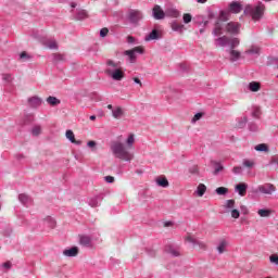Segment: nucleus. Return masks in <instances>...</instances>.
Returning <instances> with one entry per match:
<instances>
[{"mask_svg": "<svg viewBox=\"0 0 278 278\" xmlns=\"http://www.w3.org/2000/svg\"><path fill=\"white\" fill-rule=\"evenodd\" d=\"M111 151L117 160H123L124 162H131L134 160V153L129 152L125 143L121 141H113L111 143Z\"/></svg>", "mask_w": 278, "mask_h": 278, "instance_id": "1", "label": "nucleus"}, {"mask_svg": "<svg viewBox=\"0 0 278 278\" xmlns=\"http://www.w3.org/2000/svg\"><path fill=\"white\" fill-rule=\"evenodd\" d=\"M265 12L266 4L263 2H257L256 4H248L243 11L247 16H251L252 21H262V18H264Z\"/></svg>", "mask_w": 278, "mask_h": 278, "instance_id": "2", "label": "nucleus"}, {"mask_svg": "<svg viewBox=\"0 0 278 278\" xmlns=\"http://www.w3.org/2000/svg\"><path fill=\"white\" fill-rule=\"evenodd\" d=\"M142 18H144V14L140 10H130L128 12L127 21L130 25H134V27H138Z\"/></svg>", "mask_w": 278, "mask_h": 278, "instance_id": "3", "label": "nucleus"}, {"mask_svg": "<svg viewBox=\"0 0 278 278\" xmlns=\"http://www.w3.org/2000/svg\"><path fill=\"white\" fill-rule=\"evenodd\" d=\"M277 188L273 184H264L260 185L256 188H253L251 190L252 194H273V192H276Z\"/></svg>", "mask_w": 278, "mask_h": 278, "instance_id": "4", "label": "nucleus"}, {"mask_svg": "<svg viewBox=\"0 0 278 278\" xmlns=\"http://www.w3.org/2000/svg\"><path fill=\"white\" fill-rule=\"evenodd\" d=\"M105 73L112 77L114 81H122V79L125 77V73L121 70V67H117L116 70L106 68Z\"/></svg>", "mask_w": 278, "mask_h": 278, "instance_id": "5", "label": "nucleus"}, {"mask_svg": "<svg viewBox=\"0 0 278 278\" xmlns=\"http://www.w3.org/2000/svg\"><path fill=\"white\" fill-rule=\"evenodd\" d=\"M136 53H139L140 55H142V53H144V49L140 47H136L132 50H126L124 52V55H127L130 64H134L136 63V58H137Z\"/></svg>", "mask_w": 278, "mask_h": 278, "instance_id": "6", "label": "nucleus"}, {"mask_svg": "<svg viewBox=\"0 0 278 278\" xmlns=\"http://www.w3.org/2000/svg\"><path fill=\"white\" fill-rule=\"evenodd\" d=\"M152 16L155 18V21H162L166 17V11L162 10V7L159 4H155L152 9Z\"/></svg>", "mask_w": 278, "mask_h": 278, "instance_id": "7", "label": "nucleus"}, {"mask_svg": "<svg viewBox=\"0 0 278 278\" xmlns=\"http://www.w3.org/2000/svg\"><path fill=\"white\" fill-rule=\"evenodd\" d=\"M226 31L232 36H238V34H240V24L236 22H229L226 25Z\"/></svg>", "mask_w": 278, "mask_h": 278, "instance_id": "8", "label": "nucleus"}, {"mask_svg": "<svg viewBox=\"0 0 278 278\" xmlns=\"http://www.w3.org/2000/svg\"><path fill=\"white\" fill-rule=\"evenodd\" d=\"M27 103H28L29 108H31L33 110H36V109L40 108V105H42V98H40L38 96H33L27 99Z\"/></svg>", "mask_w": 278, "mask_h": 278, "instance_id": "9", "label": "nucleus"}, {"mask_svg": "<svg viewBox=\"0 0 278 278\" xmlns=\"http://www.w3.org/2000/svg\"><path fill=\"white\" fill-rule=\"evenodd\" d=\"M79 244L86 249H92V238H90L88 235H80Z\"/></svg>", "mask_w": 278, "mask_h": 278, "instance_id": "10", "label": "nucleus"}, {"mask_svg": "<svg viewBox=\"0 0 278 278\" xmlns=\"http://www.w3.org/2000/svg\"><path fill=\"white\" fill-rule=\"evenodd\" d=\"M186 242H189V244H193V247H199L202 250L207 249V245L205 244V242L199 241L195 238H193L192 236L186 237Z\"/></svg>", "mask_w": 278, "mask_h": 278, "instance_id": "11", "label": "nucleus"}, {"mask_svg": "<svg viewBox=\"0 0 278 278\" xmlns=\"http://www.w3.org/2000/svg\"><path fill=\"white\" fill-rule=\"evenodd\" d=\"M230 38L227 36H222L215 39V47H229Z\"/></svg>", "mask_w": 278, "mask_h": 278, "instance_id": "12", "label": "nucleus"}, {"mask_svg": "<svg viewBox=\"0 0 278 278\" xmlns=\"http://www.w3.org/2000/svg\"><path fill=\"white\" fill-rule=\"evenodd\" d=\"M248 188H249V185H247V182H240L236 185L235 191L238 192L240 197H245Z\"/></svg>", "mask_w": 278, "mask_h": 278, "instance_id": "13", "label": "nucleus"}, {"mask_svg": "<svg viewBox=\"0 0 278 278\" xmlns=\"http://www.w3.org/2000/svg\"><path fill=\"white\" fill-rule=\"evenodd\" d=\"M102 201L103 195H94L88 200V205H90V207H99Z\"/></svg>", "mask_w": 278, "mask_h": 278, "instance_id": "14", "label": "nucleus"}, {"mask_svg": "<svg viewBox=\"0 0 278 278\" xmlns=\"http://www.w3.org/2000/svg\"><path fill=\"white\" fill-rule=\"evenodd\" d=\"M262 49L257 46H251L248 50H245V55H252L254 58H258Z\"/></svg>", "mask_w": 278, "mask_h": 278, "instance_id": "15", "label": "nucleus"}, {"mask_svg": "<svg viewBox=\"0 0 278 278\" xmlns=\"http://www.w3.org/2000/svg\"><path fill=\"white\" fill-rule=\"evenodd\" d=\"M63 255H65V257H77V255H79V248L73 247L71 249L64 250Z\"/></svg>", "mask_w": 278, "mask_h": 278, "instance_id": "16", "label": "nucleus"}, {"mask_svg": "<svg viewBox=\"0 0 278 278\" xmlns=\"http://www.w3.org/2000/svg\"><path fill=\"white\" fill-rule=\"evenodd\" d=\"M229 12L232 14H240V12H242V4H240V2H231L229 4Z\"/></svg>", "mask_w": 278, "mask_h": 278, "instance_id": "17", "label": "nucleus"}, {"mask_svg": "<svg viewBox=\"0 0 278 278\" xmlns=\"http://www.w3.org/2000/svg\"><path fill=\"white\" fill-rule=\"evenodd\" d=\"M180 15L181 13L179 12V10L175 8H169L165 11V16H169L170 18H179Z\"/></svg>", "mask_w": 278, "mask_h": 278, "instance_id": "18", "label": "nucleus"}, {"mask_svg": "<svg viewBox=\"0 0 278 278\" xmlns=\"http://www.w3.org/2000/svg\"><path fill=\"white\" fill-rule=\"evenodd\" d=\"M52 62H53V64H62V62H66V55L60 54V53H53Z\"/></svg>", "mask_w": 278, "mask_h": 278, "instance_id": "19", "label": "nucleus"}, {"mask_svg": "<svg viewBox=\"0 0 278 278\" xmlns=\"http://www.w3.org/2000/svg\"><path fill=\"white\" fill-rule=\"evenodd\" d=\"M112 116L113 118L121 119L122 116H125V110L121 106H115Z\"/></svg>", "mask_w": 278, "mask_h": 278, "instance_id": "20", "label": "nucleus"}, {"mask_svg": "<svg viewBox=\"0 0 278 278\" xmlns=\"http://www.w3.org/2000/svg\"><path fill=\"white\" fill-rule=\"evenodd\" d=\"M159 38H160V33L157 31V29H153L149 35L144 37V41L149 42L151 40H159Z\"/></svg>", "mask_w": 278, "mask_h": 278, "instance_id": "21", "label": "nucleus"}, {"mask_svg": "<svg viewBox=\"0 0 278 278\" xmlns=\"http://www.w3.org/2000/svg\"><path fill=\"white\" fill-rule=\"evenodd\" d=\"M173 92H175V89H173L170 86H163L161 89V94H165L167 99L173 97Z\"/></svg>", "mask_w": 278, "mask_h": 278, "instance_id": "22", "label": "nucleus"}, {"mask_svg": "<svg viewBox=\"0 0 278 278\" xmlns=\"http://www.w3.org/2000/svg\"><path fill=\"white\" fill-rule=\"evenodd\" d=\"M170 27L173 31H178V34H182L185 29L184 24H179L177 21L172 22Z\"/></svg>", "mask_w": 278, "mask_h": 278, "instance_id": "23", "label": "nucleus"}, {"mask_svg": "<svg viewBox=\"0 0 278 278\" xmlns=\"http://www.w3.org/2000/svg\"><path fill=\"white\" fill-rule=\"evenodd\" d=\"M211 164H213L214 166V172H213L214 175H218V173L225 169L222 162L211 161Z\"/></svg>", "mask_w": 278, "mask_h": 278, "instance_id": "24", "label": "nucleus"}, {"mask_svg": "<svg viewBox=\"0 0 278 278\" xmlns=\"http://www.w3.org/2000/svg\"><path fill=\"white\" fill-rule=\"evenodd\" d=\"M18 201L21 202L22 205H29L31 203V198L25 193H21L18 195Z\"/></svg>", "mask_w": 278, "mask_h": 278, "instance_id": "25", "label": "nucleus"}, {"mask_svg": "<svg viewBox=\"0 0 278 278\" xmlns=\"http://www.w3.org/2000/svg\"><path fill=\"white\" fill-rule=\"evenodd\" d=\"M65 136L67 140L72 142V144H78V146L81 144V141L75 140V134L73 132V130H66Z\"/></svg>", "mask_w": 278, "mask_h": 278, "instance_id": "26", "label": "nucleus"}, {"mask_svg": "<svg viewBox=\"0 0 278 278\" xmlns=\"http://www.w3.org/2000/svg\"><path fill=\"white\" fill-rule=\"evenodd\" d=\"M273 210H270V208H260L258 211H257V214H258V216H261V218H268V217H270V215L273 214Z\"/></svg>", "mask_w": 278, "mask_h": 278, "instance_id": "27", "label": "nucleus"}, {"mask_svg": "<svg viewBox=\"0 0 278 278\" xmlns=\"http://www.w3.org/2000/svg\"><path fill=\"white\" fill-rule=\"evenodd\" d=\"M46 101H47L48 105H51L52 108H55V105H60V103H62V101H60V99H58L56 97H53V96H49Z\"/></svg>", "mask_w": 278, "mask_h": 278, "instance_id": "28", "label": "nucleus"}, {"mask_svg": "<svg viewBox=\"0 0 278 278\" xmlns=\"http://www.w3.org/2000/svg\"><path fill=\"white\" fill-rule=\"evenodd\" d=\"M247 123H249V119L247 118V116L240 117L237 119L236 127L238 129H244V127H247Z\"/></svg>", "mask_w": 278, "mask_h": 278, "instance_id": "29", "label": "nucleus"}, {"mask_svg": "<svg viewBox=\"0 0 278 278\" xmlns=\"http://www.w3.org/2000/svg\"><path fill=\"white\" fill-rule=\"evenodd\" d=\"M43 224L47 225L49 229H55V225H56L55 219H53L50 216L43 219Z\"/></svg>", "mask_w": 278, "mask_h": 278, "instance_id": "30", "label": "nucleus"}, {"mask_svg": "<svg viewBox=\"0 0 278 278\" xmlns=\"http://www.w3.org/2000/svg\"><path fill=\"white\" fill-rule=\"evenodd\" d=\"M76 21H86L88 18V11L86 10H80L76 13L75 16Z\"/></svg>", "mask_w": 278, "mask_h": 278, "instance_id": "31", "label": "nucleus"}, {"mask_svg": "<svg viewBox=\"0 0 278 278\" xmlns=\"http://www.w3.org/2000/svg\"><path fill=\"white\" fill-rule=\"evenodd\" d=\"M230 62H238L241 58L240 51L237 50H230Z\"/></svg>", "mask_w": 278, "mask_h": 278, "instance_id": "32", "label": "nucleus"}, {"mask_svg": "<svg viewBox=\"0 0 278 278\" xmlns=\"http://www.w3.org/2000/svg\"><path fill=\"white\" fill-rule=\"evenodd\" d=\"M213 36H223V24L216 23L213 29Z\"/></svg>", "mask_w": 278, "mask_h": 278, "instance_id": "33", "label": "nucleus"}, {"mask_svg": "<svg viewBox=\"0 0 278 278\" xmlns=\"http://www.w3.org/2000/svg\"><path fill=\"white\" fill-rule=\"evenodd\" d=\"M156 184L161 188H168V179H166V177H159V178H156Z\"/></svg>", "mask_w": 278, "mask_h": 278, "instance_id": "34", "label": "nucleus"}, {"mask_svg": "<svg viewBox=\"0 0 278 278\" xmlns=\"http://www.w3.org/2000/svg\"><path fill=\"white\" fill-rule=\"evenodd\" d=\"M225 249H227V241L226 240L219 241L217 245V252L219 253V255H223V253H225Z\"/></svg>", "mask_w": 278, "mask_h": 278, "instance_id": "35", "label": "nucleus"}, {"mask_svg": "<svg viewBox=\"0 0 278 278\" xmlns=\"http://www.w3.org/2000/svg\"><path fill=\"white\" fill-rule=\"evenodd\" d=\"M106 66V68H112L113 71H116V68H121V63L114 62L113 60H108Z\"/></svg>", "mask_w": 278, "mask_h": 278, "instance_id": "36", "label": "nucleus"}, {"mask_svg": "<svg viewBox=\"0 0 278 278\" xmlns=\"http://www.w3.org/2000/svg\"><path fill=\"white\" fill-rule=\"evenodd\" d=\"M255 151H258V153H268V146L266 143H260L255 146Z\"/></svg>", "mask_w": 278, "mask_h": 278, "instance_id": "37", "label": "nucleus"}, {"mask_svg": "<svg viewBox=\"0 0 278 278\" xmlns=\"http://www.w3.org/2000/svg\"><path fill=\"white\" fill-rule=\"evenodd\" d=\"M207 190V187L204 185V184H200L195 190V193L199 195V197H203V194H205Z\"/></svg>", "mask_w": 278, "mask_h": 278, "instance_id": "38", "label": "nucleus"}, {"mask_svg": "<svg viewBox=\"0 0 278 278\" xmlns=\"http://www.w3.org/2000/svg\"><path fill=\"white\" fill-rule=\"evenodd\" d=\"M260 88H261V85L257 81H252L249 84V90L251 92H258Z\"/></svg>", "mask_w": 278, "mask_h": 278, "instance_id": "39", "label": "nucleus"}, {"mask_svg": "<svg viewBox=\"0 0 278 278\" xmlns=\"http://www.w3.org/2000/svg\"><path fill=\"white\" fill-rule=\"evenodd\" d=\"M240 45V39L238 38H232L229 41L228 47H230L231 50L236 49V47H238Z\"/></svg>", "mask_w": 278, "mask_h": 278, "instance_id": "40", "label": "nucleus"}, {"mask_svg": "<svg viewBox=\"0 0 278 278\" xmlns=\"http://www.w3.org/2000/svg\"><path fill=\"white\" fill-rule=\"evenodd\" d=\"M224 207L226 210H233L236 207V200H227Z\"/></svg>", "mask_w": 278, "mask_h": 278, "instance_id": "41", "label": "nucleus"}, {"mask_svg": "<svg viewBox=\"0 0 278 278\" xmlns=\"http://www.w3.org/2000/svg\"><path fill=\"white\" fill-rule=\"evenodd\" d=\"M46 46L48 47V49H58V41L55 40H48Z\"/></svg>", "mask_w": 278, "mask_h": 278, "instance_id": "42", "label": "nucleus"}, {"mask_svg": "<svg viewBox=\"0 0 278 278\" xmlns=\"http://www.w3.org/2000/svg\"><path fill=\"white\" fill-rule=\"evenodd\" d=\"M182 21L185 25H188V23H192V15L190 13H185L182 15Z\"/></svg>", "mask_w": 278, "mask_h": 278, "instance_id": "43", "label": "nucleus"}, {"mask_svg": "<svg viewBox=\"0 0 278 278\" xmlns=\"http://www.w3.org/2000/svg\"><path fill=\"white\" fill-rule=\"evenodd\" d=\"M243 166L245 168H253V166H255V161H251V160H243Z\"/></svg>", "mask_w": 278, "mask_h": 278, "instance_id": "44", "label": "nucleus"}, {"mask_svg": "<svg viewBox=\"0 0 278 278\" xmlns=\"http://www.w3.org/2000/svg\"><path fill=\"white\" fill-rule=\"evenodd\" d=\"M216 194L219 195H225L227 194V192H229V189L225 188V187H219L215 190Z\"/></svg>", "mask_w": 278, "mask_h": 278, "instance_id": "45", "label": "nucleus"}, {"mask_svg": "<svg viewBox=\"0 0 278 278\" xmlns=\"http://www.w3.org/2000/svg\"><path fill=\"white\" fill-rule=\"evenodd\" d=\"M135 138H134V135H129L127 140H126V143H127V148L128 149H131V147H134V142H135Z\"/></svg>", "mask_w": 278, "mask_h": 278, "instance_id": "46", "label": "nucleus"}, {"mask_svg": "<svg viewBox=\"0 0 278 278\" xmlns=\"http://www.w3.org/2000/svg\"><path fill=\"white\" fill-rule=\"evenodd\" d=\"M249 131H258L260 130V126H257V124L250 122L249 125Z\"/></svg>", "mask_w": 278, "mask_h": 278, "instance_id": "47", "label": "nucleus"}, {"mask_svg": "<svg viewBox=\"0 0 278 278\" xmlns=\"http://www.w3.org/2000/svg\"><path fill=\"white\" fill-rule=\"evenodd\" d=\"M261 115H262V111L260 110V108H255V109L252 111V117H253V118H260Z\"/></svg>", "mask_w": 278, "mask_h": 278, "instance_id": "48", "label": "nucleus"}, {"mask_svg": "<svg viewBox=\"0 0 278 278\" xmlns=\"http://www.w3.org/2000/svg\"><path fill=\"white\" fill-rule=\"evenodd\" d=\"M40 131H42V128L40 126H35L31 129L33 136H40Z\"/></svg>", "mask_w": 278, "mask_h": 278, "instance_id": "49", "label": "nucleus"}, {"mask_svg": "<svg viewBox=\"0 0 278 278\" xmlns=\"http://www.w3.org/2000/svg\"><path fill=\"white\" fill-rule=\"evenodd\" d=\"M269 262L271 264H276V266H278V254H273L269 256Z\"/></svg>", "mask_w": 278, "mask_h": 278, "instance_id": "50", "label": "nucleus"}, {"mask_svg": "<svg viewBox=\"0 0 278 278\" xmlns=\"http://www.w3.org/2000/svg\"><path fill=\"white\" fill-rule=\"evenodd\" d=\"M168 253H169V255H172V257H179V255H180V253L173 248H169Z\"/></svg>", "mask_w": 278, "mask_h": 278, "instance_id": "51", "label": "nucleus"}, {"mask_svg": "<svg viewBox=\"0 0 278 278\" xmlns=\"http://www.w3.org/2000/svg\"><path fill=\"white\" fill-rule=\"evenodd\" d=\"M201 118H203V113H197L191 119V123H197V121H201Z\"/></svg>", "mask_w": 278, "mask_h": 278, "instance_id": "52", "label": "nucleus"}, {"mask_svg": "<svg viewBox=\"0 0 278 278\" xmlns=\"http://www.w3.org/2000/svg\"><path fill=\"white\" fill-rule=\"evenodd\" d=\"M232 173H233V175H242V167H240V166H235V167L232 168Z\"/></svg>", "mask_w": 278, "mask_h": 278, "instance_id": "53", "label": "nucleus"}, {"mask_svg": "<svg viewBox=\"0 0 278 278\" xmlns=\"http://www.w3.org/2000/svg\"><path fill=\"white\" fill-rule=\"evenodd\" d=\"M108 34H110V29H108V28H102L101 30H100V38H105V36H108Z\"/></svg>", "mask_w": 278, "mask_h": 278, "instance_id": "54", "label": "nucleus"}, {"mask_svg": "<svg viewBox=\"0 0 278 278\" xmlns=\"http://www.w3.org/2000/svg\"><path fill=\"white\" fill-rule=\"evenodd\" d=\"M275 164H277V166H278V155L271 156V159L269 161V166H273Z\"/></svg>", "mask_w": 278, "mask_h": 278, "instance_id": "55", "label": "nucleus"}, {"mask_svg": "<svg viewBox=\"0 0 278 278\" xmlns=\"http://www.w3.org/2000/svg\"><path fill=\"white\" fill-rule=\"evenodd\" d=\"M231 217L232 218H240V211L232 208L231 210Z\"/></svg>", "mask_w": 278, "mask_h": 278, "instance_id": "56", "label": "nucleus"}, {"mask_svg": "<svg viewBox=\"0 0 278 278\" xmlns=\"http://www.w3.org/2000/svg\"><path fill=\"white\" fill-rule=\"evenodd\" d=\"M104 181H106V184H114V177L113 176H105Z\"/></svg>", "mask_w": 278, "mask_h": 278, "instance_id": "57", "label": "nucleus"}, {"mask_svg": "<svg viewBox=\"0 0 278 278\" xmlns=\"http://www.w3.org/2000/svg\"><path fill=\"white\" fill-rule=\"evenodd\" d=\"M2 79L4 81H12V75L11 74H3Z\"/></svg>", "mask_w": 278, "mask_h": 278, "instance_id": "58", "label": "nucleus"}, {"mask_svg": "<svg viewBox=\"0 0 278 278\" xmlns=\"http://www.w3.org/2000/svg\"><path fill=\"white\" fill-rule=\"evenodd\" d=\"M20 60H29V54H27V52H22L20 54Z\"/></svg>", "mask_w": 278, "mask_h": 278, "instance_id": "59", "label": "nucleus"}, {"mask_svg": "<svg viewBox=\"0 0 278 278\" xmlns=\"http://www.w3.org/2000/svg\"><path fill=\"white\" fill-rule=\"evenodd\" d=\"M87 147H89L90 149H94V147H97V141H88Z\"/></svg>", "mask_w": 278, "mask_h": 278, "instance_id": "60", "label": "nucleus"}, {"mask_svg": "<svg viewBox=\"0 0 278 278\" xmlns=\"http://www.w3.org/2000/svg\"><path fill=\"white\" fill-rule=\"evenodd\" d=\"M190 173H192L193 175H198L199 174V167L198 166L191 167Z\"/></svg>", "mask_w": 278, "mask_h": 278, "instance_id": "61", "label": "nucleus"}, {"mask_svg": "<svg viewBox=\"0 0 278 278\" xmlns=\"http://www.w3.org/2000/svg\"><path fill=\"white\" fill-rule=\"evenodd\" d=\"M2 268H7V269L12 268V263H10V262L3 263Z\"/></svg>", "mask_w": 278, "mask_h": 278, "instance_id": "62", "label": "nucleus"}, {"mask_svg": "<svg viewBox=\"0 0 278 278\" xmlns=\"http://www.w3.org/2000/svg\"><path fill=\"white\" fill-rule=\"evenodd\" d=\"M127 42H128L129 45H134V42H136V38H134V37H131V36H128V37H127Z\"/></svg>", "mask_w": 278, "mask_h": 278, "instance_id": "63", "label": "nucleus"}, {"mask_svg": "<svg viewBox=\"0 0 278 278\" xmlns=\"http://www.w3.org/2000/svg\"><path fill=\"white\" fill-rule=\"evenodd\" d=\"M134 81H135V84L140 85V88H142V81L140 80V78L135 77V78H134Z\"/></svg>", "mask_w": 278, "mask_h": 278, "instance_id": "64", "label": "nucleus"}]
</instances>
